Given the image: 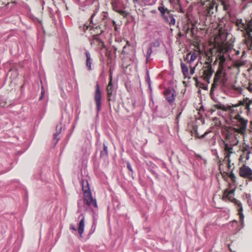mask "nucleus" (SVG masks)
<instances>
[{"label": "nucleus", "instance_id": "nucleus-1", "mask_svg": "<svg viewBox=\"0 0 252 252\" xmlns=\"http://www.w3.org/2000/svg\"><path fill=\"white\" fill-rule=\"evenodd\" d=\"M81 183L83 191L84 199H79L78 201L77 212L78 213H81L86 211L89 208H92L93 207L97 208V205L96 200L95 199L93 198L87 179L82 178Z\"/></svg>", "mask_w": 252, "mask_h": 252}, {"label": "nucleus", "instance_id": "nucleus-2", "mask_svg": "<svg viewBox=\"0 0 252 252\" xmlns=\"http://www.w3.org/2000/svg\"><path fill=\"white\" fill-rule=\"evenodd\" d=\"M220 1V0H206L201 2L198 13L201 22L205 23L208 19L210 22L218 10Z\"/></svg>", "mask_w": 252, "mask_h": 252}, {"label": "nucleus", "instance_id": "nucleus-3", "mask_svg": "<svg viewBox=\"0 0 252 252\" xmlns=\"http://www.w3.org/2000/svg\"><path fill=\"white\" fill-rule=\"evenodd\" d=\"M248 120L242 117L239 114L235 115H230L228 121V124L230 125V127L235 130L241 135H245L246 133Z\"/></svg>", "mask_w": 252, "mask_h": 252}, {"label": "nucleus", "instance_id": "nucleus-4", "mask_svg": "<svg viewBox=\"0 0 252 252\" xmlns=\"http://www.w3.org/2000/svg\"><path fill=\"white\" fill-rule=\"evenodd\" d=\"M158 9L159 12V16L163 22L170 26H174L176 23L175 16L172 13V10L168 9L162 0L159 3Z\"/></svg>", "mask_w": 252, "mask_h": 252}, {"label": "nucleus", "instance_id": "nucleus-5", "mask_svg": "<svg viewBox=\"0 0 252 252\" xmlns=\"http://www.w3.org/2000/svg\"><path fill=\"white\" fill-rule=\"evenodd\" d=\"M226 74L223 72L221 69H219L215 74L213 83L210 91L215 92L218 89L220 91H222L224 88L226 86V82L227 79L226 78Z\"/></svg>", "mask_w": 252, "mask_h": 252}, {"label": "nucleus", "instance_id": "nucleus-6", "mask_svg": "<svg viewBox=\"0 0 252 252\" xmlns=\"http://www.w3.org/2000/svg\"><path fill=\"white\" fill-rule=\"evenodd\" d=\"M234 191L235 189H232L230 190H228V189H225L223 191L222 199L223 200H226V199L230 200L232 202L234 203L235 205L237 206V210L238 212V214L240 217V220L242 222H243L244 216L243 214L242 204L239 201L233 198Z\"/></svg>", "mask_w": 252, "mask_h": 252}, {"label": "nucleus", "instance_id": "nucleus-7", "mask_svg": "<svg viewBox=\"0 0 252 252\" xmlns=\"http://www.w3.org/2000/svg\"><path fill=\"white\" fill-rule=\"evenodd\" d=\"M222 134L224 136V140L223 142L231 143V145H237L238 143V136L239 133L229 126L223 130Z\"/></svg>", "mask_w": 252, "mask_h": 252}, {"label": "nucleus", "instance_id": "nucleus-8", "mask_svg": "<svg viewBox=\"0 0 252 252\" xmlns=\"http://www.w3.org/2000/svg\"><path fill=\"white\" fill-rule=\"evenodd\" d=\"M107 100L109 101V106L111 107V102H114L116 98L117 88L115 87L112 81V76H109V81L106 87Z\"/></svg>", "mask_w": 252, "mask_h": 252}, {"label": "nucleus", "instance_id": "nucleus-9", "mask_svg": "<svg viewBox=\"0 0 252 252\" xmlns=\"http://www.w3.org/2000/svg\"><path fill=\"white\" fill-rule=\"evenodd\" d=\"M126 1L127 0H113L111 2L113 9L124 17H126L127 15V13L125 10L126 7L125 3Z\"/></svg>", "mask_w": 252, "mask_h": 252}, {"label": "nucleus", "instance_id": "nucleus-10", "mask_svg": "<svg viewBox=\"0 0 252 252\" xmlns=\"http://www.w3.org/2000/svg\"><path fill=\"white\" fill-rule=\"evenodd\" d=\"M212 59H211L210 62H206L205 63V65L203 66L202 68V76L204 78V80L207 82L208 84L210 83V79L214 72V70L212 66Z\"/></svg>", "mask_w": 252, "mask_h": 252}, {"label": "nucleus", "instance_id": "nucleus-11", "mask_svg": "<svg viewBox=\"0 0 252 252\" xmlns=\"http://www.w3.org/2000/svg\"><path fill=\"white\" fill-rule=\"evenodd\" d=\"M102 93L99 85L98 83L95 86V90L94 94V99L96 104V110L98 113L101 109Z\"/></svg>", "mask_w": 252, "mask_h": 252}, {"label": "nucleus", "instance_id": "nucleus-12", "mask_svg": "<svg viewBox=\"0 0 252 252\" xmlns=\"http://www.w3.org/2000/svg\"><path fill=\"white\" fill-rule=\"evenodd\" d=\"M163 94L166 100L170 105H172L175 99V90L173 88L169 87L165 89Z\"/></svg>", "mask_w": 252, "mask_h": 252}, {"label": "nucleus", "instance_id": "nucleus-13", "mask_svg": "<svg viewBox=\"0 0 252 252\" xmlns=\"http://www.w3.org/2000/svg\"><path fill=\"white\" fill-rule=\"evenodd\" d=\"M239 175L244 178L247 179L249 181H252V170L246 165H242L239 168Z\"/></svg>", "mask_w": 252, "mask_h": 252}, {"label": "nucleus", "instance_id": "nucleus-14", "mask_svg": "<svg viewBox=\"0 0 252 252\" xmlns=\"http://www.w3.org/2000/svg\"><path fill=\"white\" fill-rule=\"evenodd\" d=\"M79 219H80V220L78 224V227L77 229L75 227L74 224H70L69 225L70 229H72L75 231H76L77 230L78 231V233L79 234L80 237H82V234L84 232V226H85V218L84 216L82 214H81L79 217Z\"/></svg>", "mask_w": 252, "mask_h": 252}, {"label": "nucleus", "instance_id": "nucleus-15", "mask_svg": "<svg viewBox=\"0 0 252 252\" xmlns=\"http://www.w3.org/2000/svg\"><path fill=\"white\" fill-rule=\"evenodd\" d=\"M224 145V151L225 156L224 160L228 161V163L230 162V157L231 154L233 153V147L236 145H231V143L223 142Z\"/></svg>", "mask_w": 252, "mask_h": 252}, {"label": "nucleus", "instance_id": "nucleus-16", "mask_svg": "<svg viewBox=\"0 0 252 252\" xmlns=\"http://www.w3.org/2000/svg\"><path fill=\"white\" fill-rule=\"evenodd\" d=\"M170 106L168 104H165L161 110L159 116L162 118H167L172 113Z\"/></svg>", "mask_w": 252, "mask_h": 252}, {"label": "nucleus", "instance_id": "nucleus-17", "mask_svg": "<svg viewBox=\"0 0 252 252\" xmlns=\"http://www.w3.org/2000/svg\"><path fill=\"white\" fill-rule=\"evenodd\" d=\"M169 2L173 6L178 12L184 13L185 10L181 7L180 0H169Z\"/></svg>", "mask_w": 252, "mask_h": 252}, {"label": "nucleus", "instance_id": "nucleus-18", "mask_svg": "<svg viewBox=\"0 0 252 252\" xmlns=\"http://www.w3.org/2000/svg\"><path fill=\"white\" fill-rule=\"evenodd\" d=\"M85 54L86 57V65L89 70H92L91 64L92 63V60L90 52L88 50H86Z\"/></svg>", "mask_w": 252, "mask_h": 252}, {"label": "nucleus", "instance_id": "nucleus-19", "mask_svg": "<svg viewBox=\"0 0 252 252\" xmlns=\"http://www.w3.org/2000/svg\"><path fill=\"white\" fill-rule=\"evenodd\" d=\"M63 128V125L62 124H59L56 126V132L54 134L53 137L54 139L56 140V144L57 143L59 140V138L58 137V135L61 133Z\"/></svg>", "mask_w": 252, "mask_h": 252}, {"label": "nucleus", "instance_id": "nucleus-20", "mask_svg": "<svg viewBox=\"0 0 252 252\" xmlns=\"http://www.w3.org/2000/svg\"><path fill=\"white\" fill-rule=\"evenodd\" d=\"M249 98H245L244 99L243 101H240L239 102V105H244L245 106L246 109L247 110L248 112H250V106L251 103H250ZM252 102V101H251Z\"/></svg>", "mask_w": 252, "mask_h": 252}, {"label": "nucleus", "instance_id": "nucleus-21", "mask_svg": "<svg viewBox=\"0 0 252 252\" xmlns=\"http://www.w3.org/2000/svg\"><path fill=\"white\" fill-rule=\"evenodd\" d=\"M93 43H96L99 46H102L104 44L103 42L99 38V34L94 35L93 36L91 44H92Z\"/></svg>", "mask_w": 252, "mask_h": 252}, {"label": "nucleus", "instance_id": "nucleus-22", "mask_svg": "<svg viewBox=\"0 0 252 252\" xmlns=\"http://www.w3.org/2000/svg\"><path fill=\"white\" fill-rule=\"evenodd\" d=\"M103 148L100 151V156L101 158H106L108 157V148H107V146L105 145V143H103Z\"/></svg>", "mask_w": 252, "mask_h": 252}, {"label": "nucleus", "instance_id": "nucleus-23", "mask_svg": "<svg viewBox=\"0 0 252 252\" xmlns=\"http://www.w3.org/2000/svg\"><path fill=\"white\" fill-rule=\"evenodd\" d=\"M197 57V55L195 52L190 53L187 55L186 59L188 60L189 63H191L196 60Z\"/></svg>", "mask_w": 252, "mask_h": 252}, {"label": "nucleus", "instance_id": "nucleus-24", "mask_svg": "<svg viewBox=\"0 0 252 252\" xmlns=\"http://www.w3.org/2000/svg\"><path fill=\"white\" fill-rule=\"evenodd\" d=\"M243 156L246 158L247 160H248L250 158V154H251V150L249 146H246L243 148Z\"/></svg>", "mask_w": 252, "mask_h": 252}, {"label": "nucleus", "instance_id": "nucleus-25", "mask_svg": "<svg viewBox=\"0 0 252 252\" xmlns=\"http://www.w3.org/2000/svg\"><path fill=\"white\" fill-rule=\"evenodd\" d=\"M181 67L182 72L185 76H187L189 74V69L188 66L183 62L181 63Z\"/></svg>", "mask_w": 252, "mask_h": 252}, {"label": "nucleus", "instance_id": "nucleus-26", "mask_svg": "<svg viewBox=\"0 0 252 252\" xmlns=\"http://www.w3.org/2000/svg\"><path fill=\"white\" fill-rule=\"evenodd\" d=\"M108 14L107 12H103V19H102V22L104 24V26L106 27V29L109 27V24L108 19H111L110 18L108 17Z\"/></svg>", "mask_w": 252, "mask_h": 252}, {"label": "nucleus", "instance_id": "nucleus-27", "mask_svg": "<svg viewBox=\"0 0 252 252\" xmlns=\"http://www.w3.org/2000/svg\"><path fill=\"white\" fill-rule=\"evenodd\" d=\"M9 105V104H8L6 98L3 96H0V107H6Z\"/></svg>", "mask_w": 252, "mask_h": 252}, {"label": "nucleus", "instance_id": "nucleus-28", "mask_svg": "<svg viewBox=\"0 0 252 252\" xmlns=\"http://www.w3.org/2000/svg\"><path fill=\"white\" fill-rule=\"evenodd\" d=\"M153 52V49L150 48L149 46L148 47L147 52L146 53V63H147L149 61H150L151 60V56Z\"/></svg>", "mask_w": 252, "mask_h": 252}, {"label": "nucleus", "instance_id": "nucleus-29", "mask_svg": "<svg viewBox=\"0 0 252 252\" xmlns=\"http://www.w3.org/2000/svg\"><path fill=\"white\" fill-rule=\"evenodd\" d=\"M217 102L218 103L214 105V107L215 108V109H221L224 111L227 110V108L224 105L221 104L219 102Z\"/></svg>", "mask_w": 252, "mask_h": 252}, {"label": "nucleus", "instance_id": "nucleus-30", "mask_svg": "<svg viewBox=\"0 0 252 252\" xmlns=\"http://www.w3.org/2000/svg\"><path fill=\"white\" fill-rule=\"evenodd\" d=\"M160 46V42L158 39L155 40L153 42H152L149 44V47L151 48L152 49H153L154 48H157L159 47Z\"/></svg>", "mask_w": 252, "mask_h": 252}, {"label": "nucleus", "instance_id": "nucleus-31", "mask_svg": "<svg viewBox=\"0 0 252 252\" xmlns=\"http://www.w3.org/2000/svg\"><path fill=\"white\" fill-rule=\"evenodd\" d=\"M126 167L129 171V173H128V174L130 176H131L132 178L133 179H134V177H133L134 172H133V169L132 168V166H131L130 163L128 161L126 162Z\"/></svg>", "mask_w": 252, "mask_h": 252}, {"label": "nucleus", "instance_id": "nucleus-32", "mask_svg": "<svg viewBox=\"0 0 252 252\" xmlns=\"http://www.w3.org/2000/svg\"><path fill=\"white\" fill-rule=\"evenodd\" d=\"M107 21L108 22L109 26L112 25V26L114 28L115 31H118V28L117 27V25L116 23V22L114 20L112 19H108Z\"/></svg>", "mask_w": 252, "mask_h": 252}, {"label": "nucleus", "instance_id": "nucleus-33", "mask_svg": "<svg viewBox=\"0 0 252 252\" xmlns=\"http://www.w3.org/2000/svg\"><path fill=\"white\" fill-rule=\"evenodd\" d=\"M247 39H245V43L246 44H248V41H251L252 44V35L250 33V32H247Z\"/></svg>", "mask_w": 252, "mask_h": 252}, {"label": "nucleus", "instance_id": "nucleus-34", "mask_svg": "<svg viewBox=\"0 0 252 252\" xmlns=\"http://www.w3.org/2000/svg\"><path fill=\"white\" fill-rule=\"evenodd\" d=\"M194 159L198 161L201 162V160H203L205 163H206V159L203 158L199 155L195 154L194 155Z\"/></svg>", "mask_w": 252, "mask_h": 252}, {"label": "nucleus", "instance_id": "nucleus-35", "mask_svg": "<svg viewBox=\"0 0 252 252\" xmlns=\"http://www.w3.org/2000/svg\"><path fill=\"white\" fill-rule=\"evenodd\" d=\"M49 12L50 15V17L52 18V19L54 21L56 20V18L55 16V14L54 13V11L51 8L49 9Z\"/></svg>", "mask_w": 252, "mask_h": 252}, {"label": "nucleus", "instance_id": "nucleus-36", "mask_svg": "<svg viewBox=\"0 0 252 252\" xmlns=\"http://www.w3.org/2000/svg\"><path fill=\"white\" fill-rule=\"evenodd\" d=\"M210 95L212 99L215 102H218V99L217 98L215 97L214 95V92H212V91H210Z\"/></svg>", "mask_w": 252, "mask_h": 252}, {"label": "nucleus", "instance_id": "nucleus-37", "mask_svg": "<svg viewBox=\"0 0 252 252\" xmlns=\"http://www.w3.org/2000/svg\"><path fill=\"white\" fill-rule=\"evenodd\" d=\"M9 71H13L14 73V77H16L18 76V70L17 68H11Z\"/></svg>", "mask_w": 252, "mask_h": 252}, {"label": "nucleus", "instance_id": "nucleus-38", "mask_svg": "<svg viewBox=\"0 0 252 252\" xmlns=\"http://www.w3.org/2000/svg\"><path fill=\"white\" fill-rule=\"evenodd\" d=\"M229 177L231 178V179L232 180V181L233 182H235L236 178V176H235V174L232 172H231L230 173Z\"/></svg>", "mask_w": 252, "mask_h": 252}, {"label": "nucleus", "instance_id": "nucleus-39", "mask_svg": "<svg viewBox=\"0 0 252 252\" xmlns=\"http://www.w3.org/2000/svg\"><path fill=\"white\" fill-rule=\"evenodd\" d=\"M44 94H45V91H44L43 87L42 86V87H41V95H40V97L39 98V100L42 99V98L44 96Z\"/></svg>", "mask_w": 252, "mask_h": 252}, {"label": "nucleus", "instance_id": "nucleus-40", "mask_svg": "<svg viewBox=\"0 0 252 252\" xmlns=\"http://www.w3.org/2000/svg\"><path fill=\"white\" fill-rule=\"evenodd\" d=\"M216 109H215V108H210L208 109V110L207 111V114H206V115H211L215 111Z\"/></svg>", "mask_w": 252, "mask_h": 252}, {"label": "nucleus", "instance_id": "nucleus-41", "mask_svg": "<svg viewBox=\"0 0 252 252\" xmlns=\"http://www.w3.org/2000/svg\"><path fill=\"white\" fill-rule=\"evenodd\" d=\"M145 81L148 84L149 83H151L148 71H147V72L146 77L145 78Z\"/></svg>", "mask_w": 252, "mask_h": 252}, {"label": "nucleus", "instance_id": "nucleus-42", "mask_svg": "<svg viewBox=\"0 0 252 252\" xmlns=\"http://www.w3.org/2000/svg\"><path fill=\"white\" fill-rule=\"evenodd\" d=\"M96 224H97V220L96 219L94 218L92 228V229L94 228V229L96 227Z\"/></svg>", "mask_w": 252, "mask_h": 252}, {"label": "nucleus", "instance_id": "nucleus-43", "mask_svg": "<svg viewBox=\"0 0 252 252\" xmlns=\"http://www.w3.org/2000/svg\"><path fill=\"white\" fill-rule=\"evenodd\" d=\"M220 60L221 63H224L226 60L225 58L223 55H221L220 56Z\"/></svg>", "mask_w": 252, "mask_h": 252}, {"label": "nucleus", "instance_id": "nucleus-44", "mask_svg": "<svg viewBox=\"0 0 252 252\" xmlns=\"http://www.w3.org/2000/svg\"><path fill=\"white\" fill-rule=\"evenodd\" d=\"M247 89L249 90V92L252 93V82H249V85L247 87Z\"/></svg>", "mask_w": 252, "mask_h": 252}, {"label": "nucleus", "instance_id": "nucleus-45", "mask_svg": "<svg viewBox=\"0 0 252 252\" xmlns=\"http://www.w3.org/2000/svg\"><path fill=\"white\" fill-rule=\"evenodd\" d=\"M95 0H86V4H93Z\"/></svg>", "mask_w": 252, "mask_h": 252}, {"label": "nucleus", "instance_id": "nucleus-46", "mask_svg": "<svg viewBox=\"0 0 252 252\" xmlns=\"http://www.w3.org/2000/svg\"><path fill=\"white\" fill-rule=\"evenodd\" d=\"M182 114V111H181L180 113H179V114H178V115L176 117V121H177V123H178V121H179V118H180V117L181 116Z\"/></svg>", "mask_w": 252, "mask_h": 252}, {"label": "nucleus", "instance_id": "nucleus-47", "mask_svg": "<svg viewBox=\"0 0 252 252\" xmlns=\"http://www.w3.org/2000/svg\"><path fill=\"white\" fill-rule=\"evenodd\" d=\"M248 27L249 28H251V27H252V19L251 20V21L248 22Z\"/></svg>", "mask_w": 252, "mask_h": 252}, {"label": "nucleus", "instance_id": "nucleus-48", "mask_svg": "<svg viewBox=\"0 0 252 252\" xmlns=\"http://www.w3.org/2000/svg\"><path fill=\"white\" fill-rule=\"evenodd\" d=\"M246 63V62L245 61H241L239 63V66H243V65H244Z\"/></svg>", "mask_w": 252, "mask_h": 252}, {"label": "nucleus", "instance_id": "nucleus-49", "mask_svg": "<svg viewBox=\"0 0 252 252\" xmlns=\"http://www.w3.org/2000/svg\"><path fill=\"white\" fill-rule=\"evenodd\" d=\"M151 172H152V174L154 175L156 178H158V175L156 172H155L154 171L151 170Z\"/></svg>", "mask_w": 252, "mask_h": 252}, {"label": "nucleus", "instance_id": "nucleus-50", "mask_svg": "<svg viewBox=\"0 0 252 252\" xmlns=\"http://www.w3.org/2000/svg\"><path fill=\"white\" fill-rule=\"evenodd\" d=\"M151 172H152V174L154 175L156 178H158V175L156 172H155L154 171L151 170Z\"/></svg>", "mask_w": 252, "mask_h": 252}, {"label": "nucleus", "instance_id": "nucleus-51", "mask_svg": "<svg viewBox=\"0 0 252 252\" xmlns=\"http://www.w3.org/2000/svg\"><path fill=\"white\" fill-rule=\"evenodd\" d=\"M94 15H95V13H94L91 16V18L90 19L91 23L93 22V17H94Z\"/></svg>", "mask_w": 252, "mask_h": 252}, {"label": "nucleus", "instance_id": "nucleus-52", "mask_svg": "<svg viewBox=\"0 0 252 252\" xmlns=\"http://www.w3.org/2000/svg\"><path fill=\"white\" fill-rule=\"evenodd\" d=\"M126 48V45H125L124 47H123V49L122 51V54H125L126 52H125V49Z\"/></svg>", "mask_w": 252, "mask_h": 252}, {"label": "nucleus", "instance_id": "nucleus-53", "mask_svg": "<svg viewBox=\"0 0 252 252\" xmlns=\"http://www.w3.org/2000/svg\"><path fill=\"white\" fill-rule=\"evenodd\" d=\"M194 72V68H192L190 69V74L192 75Z\"/></svg>", "mask_w": 252, "mask_h": 252}, {"label": "nucleus", "instance_id": "nucleus-54", "mask_svg": "<svg viewBox=\"0 0 252 252\" xmlns=\"http://www.w3.org/2000/svg\"><path fill=\"white\" fill-rule=\"evenodd\" d=\"M148 86H149V89L150 90V91H152V88H151V83H148Z\"/></svg>", "mask_w": 252, "mask_h": 252}, {"label": "nucleus", "instance_id": "nucleus-55", "mask_svg": "<svg viewBox=\"0 0 252 252\" xmlns=\"http://www.w3.org/2000/svg\"><path fill=\"white\" fill-rule=\"evenodd\" d=\"M248 28L249 30V31L248 32H252V27H251V28H249V27H248Z\"/></svg>", "mask_w": 252, "mask_h": 252}, {"label": "nucleus", "instance_id": "nucleus-56", "mask_svg": "<svg viewBox=\"0 0 252 252\" xmlns=\"http://www.w3.org/2000/svg\"><path fill=\"white\" fill-rule=\"evenodd\" d=\"M245 54H246V52L245 51H244L243 52L242 55L241 57L243 58L245 56Z\"/></svg>", "mask_w": 252, "mask_h": 252}, {"label": "nucleus", "instance_id": "nucleus-57", "mask_svg": "<svg viewBox=\"0 0 252 252\" xmlns=\"http://www.w3.org/2000/svg\"><path fill=\"white\" fill-rule=\"evenodd\" d=\"M243 1L244 2H245V1H248V2H250V3H252V0H243Z\"/></svg>", "mask_w": 252, "mask_h": 252}, {"label": "nucleus", "instance_id": "nucleus-58", "mask_svg": "<svg viewBox=\"0 0 252 252\" xmlns=\"http://www.w3.org/2000/svg\"><path fill=\"white\" fill-rule=\"evenodd\" d=\"M151 12H152V13H154V14H155V13H157V11H156V10H152V11H151Z\"/></svg>", "mask_w": 252, "mask_h": 252}, {"label": "nucleus", "instance_id": "nucleus-59", "mask_svg": "<svg viewBox=\"0 0 252 252\" xmlns=\"http://www.w3.org/2000/svg\"><path fill=\"white\" fill-rule=\"evenodd\" d=\"M193 79H194V80L195 81L196 83V84H197V83H198V80H197V78H195V77H194Z\"/></svg>", "mask_w": 252, "mask_h": 252}, {"label": "nucleus", "instance_id": "nucleus-60", "mask_svg": "<svg viewBox=\"0 0 252 252\" xmlns=\"http://www.w3.org/2000/svg\"><path fill=\"white\" fill-rule=\"evenodd\" d=\"M88 26H86V27L84 26V29H84V32H85V31H86V30H87V29H88Z\"/></svg>", "mask_w": 252, "mask_h": 252}, {"label": "nucleus", "instance_id": "nucleus-61", "mask_svg": "<svg viewBox=\"0 0 252 252\" xmlns=\"http://www.w3.org/2000/svg\"><path fill=\"white\" fill-rule=\"evenodd\" d=\"M56 13H57V14L58 16H59H59H60V12H58V11H56Z\"/></svg>", "mask_w": 252, "mask_h": 252}, {"label": "nucleus", "instance_id": "nucleus-62", "mask_svg": "<svg viewBox=\"0 0 252 252\" xmlns=\"http://www.w3.org/2000/svg\"><path fill=\"white\" fill-rule=\"evenodd\" d=\"M150 181L151 182L152 184L153 185L154 184L153 180L151 179H150Z\"/></svg>", "mask_w": 252, "mask_h": 252}, {"label": "nucleus", "instance_id": "nucleus-63", "mask_svg": "<svg viewBox=\"0 0 252 252\" xmlns=\"http://www.w3.org/2000/svg\"><path fill=\"white\" fill-rule=\"evenodd\" d=\"M116 50H117V48H116L115 47V48H114L115 53H116Z\"/></svg>", "mask_w": 252, "mask_h": 252}, {"label": "nucleus", "instance_id": "nucleus-64", "mask_svg": "<svg viewBox=\"0 0 252 252\" xmlns=\"http://www.w3.org/2000/svg\"><path fill=\"white\" fill-rule=\"evenodd\" d=\"M239 53H240V52H239V51H238L237 52V53H236V54H237V55H238Z\"/></svg>", "mask_w": 252, "mask_h": 252}]
</instances>
